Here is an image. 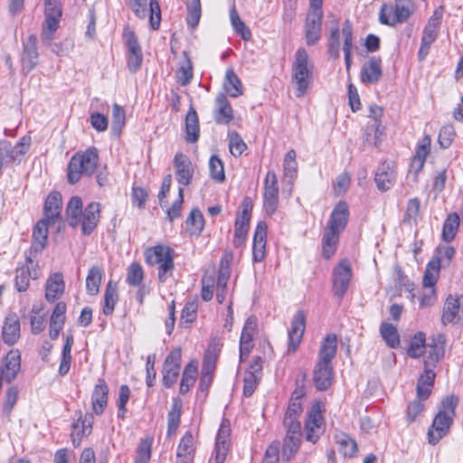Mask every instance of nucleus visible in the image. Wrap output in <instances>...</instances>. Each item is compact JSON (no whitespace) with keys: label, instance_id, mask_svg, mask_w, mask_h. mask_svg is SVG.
Segmentation results:
<instances>
[{"label":"nucleus","instance_id":"1","mask_svg":"<svg viewBox=\"0 0 463 463\" xmlns=\"http://www.w3.org/2000/svg\"><path fill=\"white\" fill-rule=\"evenodd\" d=\"M458 402V397L450 395L446 397L440 404L438 414L428 430V441L436 445L442 438L447 436L453 423L455 408Z\"/></svg>","mask_w":463,"mask_h":463},{"label":"nucleus","instance_id":"2","mask_svg":"<svg viewBox=\"0 0 463 463\" xmlns=\"http://www.w3.org/2000/svg\"><path fill=\"white\" fill-rule=\"evenodd\" d=\"M98 162L99 152L96 147L92 146L84 152L74 154L68 165V182L74 184L80 181L82 175H92L98 166Z\"/></svg>","mask_w":463,"mask_h":463},{"label":"nucleus","instance_id":"3","mask_svg":"<svg viewBox=\"0 0 463 463\" xmlns=\"http://www.w3.org/2000/svg\"><path fill=\"white\" fill-rule=\"evenodd\" d=\"M313 68L314 66L309 61L307 51L304 48L298 49L291 68L292 82L297 88L296 96L298 98L304 96L310 87L313 78Z\"/></svg>","mask_w":463,"mask_h":463},{"label":"nucleus","instance_id":"4","mask_svg":"<svg viewBox=\"0 0 463 463\" xmlns=\"http://www.w3.org/2000/svg\"><path fill=\"white\" fill-rule=\"evenodd\" d=\"M145 259L148 265H158V279L164 283L173 274L175 269V250L167 245L158 244L147 248L145 252Z\"/></svg>","mask_w":463,"mask_h":463},{"label":"nucleus","instance_id":"5","mask_svg":"<svg viewBox=\"0 0 463 463\" xmlns=\"http://www.w3.org/2000/svg\"><path fill=\"white\" fill-rule=\"evenodd\" d=\"M31 146L29 136L22 137L15 145L7 140H0V176L4 168L19 164Z\"/></svg>","mask_w":463,"mask_h":463},{"label":"nucleus","instance_id":"6","mask_svg":"<svg viewBox=\"0 0 463 463\" xmlns=\"http://www.w3.org/2000/svg\"><path fill=\"white\" fill-rule=\"evenodd\" d=\"M323 0H309V8L305 22V36L307 45H314L321 37Z\"/></svg>","mask_w":463,"mask_h":463},{"label":"nucleus","instance_id":"7","mask_svg":"<svg viewBox=\"0 0 463 463\" xmlns=\"http://www.w3.org/2000/svg\"><path fill=\"white\" fill-rule=\"evenodd\" d=\"M443 16V9L439 6L428 20L423 29L421 43L418 52L420 61H423L429 54L431 44L436 41Z\"/></svg>","mask_w":463,"mask_h":463},{"label":"nucleus","instance_id":"8","mask_svg":"<svg viewBox=\"0 0 463 463\" xmlns=\"http://www.w3.org/2000/svg\"><path fill=\"white\" fill-rule=\"evenodd\" d=\"M130 7L135 14L141 19L149 14V24L153 30L159 28L161 21V10L156 0H150L147 8V0H130Z\"/></svg>","mask_w":463,"mask_h":463},{"label":"nucleus","instance_id":"9","mask_svg":"<svg viewBox=\"0 0 463 463\" xmlns=\"http://www.w3.org/2000/svg\"><path fill=\"white\" fill-rule=\"evenodd\" d=\"M263 207L268 215H272L279 205V185L274 171H268L264 181Z\"/></svg>","mask_w":463,"mask_h":463},{"label":"nucleus","instance_id":"10","mask_svg":"<svg viewBox=\"0 0 463 463\" xmlns=\"http://www.w3.org/2000/svg\"><path fill=\"white\" fill-rule=\"evenodd\" d=\"M463 321V295H449L442 308L441 323L443 326Z\"/></svg>","mask_w":463,"mask_h":463},{"label":"nucleus","instance_id":"11","mask_svg":"<svg viewBox=\"0 0 463 463\" xmlns=\"http://www.w3.org/2000/svg\"><path fill=\"white\" fill-rule=\"evenodd\" d=\"M182 352L180 348L173 349L166 356L163 365V384L165 388L174 385L178 378Z\"/></svg>","mask_w":463,"mask_h":463},{"label":"nucleus","instance_id":"12","mask_svg":"<svg viewBox=\"0 0 463 463\" xmlns=\"http://www.w3.org/2000/svg\"><path fill=\"white\" fill-rule=\"evenodd\" d=\"M352 277V269L347 260L341 261L333 272V292L342 298L347 291Z\"/></svg>","mask_w":463,"mask_h":463},{"label":"nucleus","instance_id":"13","mask_svg":"<svg viewBox=\"0 0 463 463\" xmlns=\"http://www.w3.org/2000/svg\"><path fill=\"white\" fill-rule=\"evenodd\" d=\"M262 376V358L255 356L250 362L249 369L245 373L243 394L250 397L258 386Z\"/></svg>","mask_w":463,"mask_h":463},{"label":"nucleus","instance_id":"14","mask_svg":"<svg viewBox=\"0 0 463 463\" xmlns=\"http://www.w3.org/2000/svg\"><path fill=\"white\" fill-rule=\"evenodd\" d=\"M37 38L34 34L29 35L24 42L23 54L21 58L22 71L28 73L38 64Z\"/></svg>","mask_w":463,"mask_h":463},{"label":"nucleus","instance_id":"15","mask_svg":"<svg viewBox=\"0 0 463 463\" xmlns=\"http://www.w3.org/2000/svg\"><path fill=\"white\" fill-rule=\"evenodd\" d=\"M324 418L318 406L313 407L306 420V439L316 443L323 433Z\"/></svg>","mask_w":463,"mask_h":463},{"label":"nucleus","instance_id":"16","mask_svg":"<svg viewBox=\"0 0 463 463\" xmlns=\"http://www.w3.org/2000/svg\"><path fill=\"white\" fill-rule=\"evenodd\" d=\"M62 200L59 192L53 191L48 194L43 206V220L56 224L61 221Z\"/></svg>","mask_w":463,"mask_h":463},{"label":"nucleus","instance_id":"17","mask_svg":"<svg viewBox=\"0 0 463 463\" xmlns=\"http://www.w3.org/2000/svg\"><path fill=\"white\" fill-rule=\"evenodd\" d=\"M306 328V316L302 310H298L293 317L288 331V352H296Z\"/></svg>","mask_w":463,"mask_h":463},{"label":"nucleus","instance_id":"18","mask_svg":"<svg viewBox=\"0 0 463 463\" xmlns=\"http://www.w3.org/2000/svg\"><path fill=\"white\" fill-rule=\"evenodd\" d=\"M176 181L183 186L191 184L194 175V166L187 156L177 153L174 159Z\"/></svg>","mask_w":463,"mask_h":463},{"label":"nucleus","instance_id":"19","mask_svg":"<svg viewBox=\"0 0 463 463\" xmlns=\"http://www.w3.org/2000/svg\"><path fill=\"white\" fill-rule=\"evenodd\" d=\"M79 414V418L76 422L72 424L71 430V441L75 448L80 445V442L84 437L89 436L92 430V415L85 414L82 416L80 411L76 412Z\"/></svg>","mask_w":463,"mask_h":463},{"label":"nucleus","instance_id":"20","mask_svg":"<svg viewBox=\"0 0 463 463\" xmlns=\"http://www.w3.org/2000/svg\"><path fill=\"white\" fill-rule=\"evenodd\" d=\"M383 76L382 59L373 56L364 63L360 79L364 84H375L380 81Z\"/></svg>","mask_w":463,"mask_h":463},{"label":"nucleus","instance_id":"21","mask_svg":"<svg viewBox=\"0 0 463 463\" xmlns=\"http://www.w3.org/2000/svg\"><path fill=\"white\" fill-rule=\"evenodd\" d=\"M100 218V203L92 202L89 203L80 216L81 230L83 234L90 235L97 227Z\"/></svg>","mask_w":463,"mask_h":463},{"label":"nucleus","instance_id":"22","mask_svg":"<svg viewBox=\"0 0 463 463\" xmlns=\"http://www.w3.org/2000/svg\"><path fill=\"white\" fill-rule=\"evenodd\" d=\"M230 426L228 420H223L221 423L220 429L217 433L215 448H214V461L215 463H223L229 451V436Z\"/></svg>","mask_w":463,"mask_h":463},{"label":"nucleus","instance_id":"23","mask_svg":"<svg viewBox=\"0 0 463 463\" xmlns=\"http://www.w3.org/2000/svg\"><path fill=\"white\" fill-rule=\"evenodd\" d=\"M313 381L319 391L328 389L333 381V367L331 364L318 361L314 368Z\"/></svg>","mask_w":463,"mask_h":463},{"label":"nucleus","instance_id":"24","mask_svg":"<svg viewBox=\"0 0 463 463\" xmlns=\"http://www.w3.org/2000/svg\"><path fill=\"white\" fill-rule=\"evenodd\" d=\"M20 321L15 313L8 314L4 321L2 328V338L4 342L12 345L17 342L20 337Z\"/></svg>","mask_w":463,"mask_h":463},{"label":"nucleus","instance_id":"25","mask_svg":"<svg viewBox=\"0 0 463 463\" xmlns=\"http://www.w3.org/2000/svg\"><path fill=\"white\" fill-rule=\"evenodd\" d=\"M349 209L345 202L336 203L332 211L327 228L342 232L348 222Z\"/></svg>","mask_w":463,"mask_h":463},{"label":"nucleus","instance_id":"26","mask_svg":"<svg viewBox=\"0 0 463 463\" xmlns=\"http://www.w3.org/2000/svg\"><path fill=\"white\" fill-rule=\"evenodd\" d=\"M109 387L105 380L99 378L91 395L92 409L95 414L101 415L108 403Z\"/></svg>","mask_w":463,"mask_h":463},{"label":"nucleus","instance_id":"27","mask_svg":"<svg viewBox=\"0 0 463 463\" xmlns=\"http://www.w3.org/2000/svg\"><path fill=\"white\" fill-rule=\"evenodd\" d=\"M267 225L264 222L257 224L253 236L252 258L254 262H260L265 258Z\"/></svg>","mask_w":463,"mask_h":463},{"label":"nucleus","instance_id":"28","mask_svg":"<svg viewBox=\"0 0 463 463\" xmlns=\"http://www.w3.org/2000/svg\"><path fill=\"white\" fill-rule=\"evenodd\" d=\"M396 172L390 163H383L375 173V184L381 192L388 191L394 184Z\"/></svg>","mask_w":463,"mask_h":463},{"label":"nucleus","instance_id":"29","mask_svg":"<svg viewBox=\"0 0 463 463\" xmlns=\"http://www.w3.org/2000/svg\"><path fill=\"white\" fill-rule=\"evenodd\" d=\"M431 138L429 135H425L418 143L415 155L411 163V167L415 175H418L424 167L426 158L430 152Z\"/></svg>","mask_w":463,"mask_h":463},{"label":"nucleus","instance_id":"30","mask_svg":"<svg viewBox=\"0 0 463 463\" xmlns=\"http://www.w3.org/2000/svg\"><path fill=\"white\" fill-rule=\"evenodd\" d=\"M214 120L220 125H228L233 118L232 108L226 96L220 93L215 99Z\"/></svg>","mask_w":463,"mask_h":463},{"label":"nucleus","instance_id":"31","mask_svg":"<svg viewBox=\"0 0 463 463\" xmlns=\"http://www.w3.org/2000/svg\"><path fill=\"white\" fill-rule=\"evenodd\" d=\"M52 223L42 219L37 222L33 230V241L31 250L34 252H41L46 247L48 238V228Z\"/></svg>","mask_w":463,"mask_h":463},{"label":"nucleus","instance_id":"32","mask_svg":"<svg viewBox=\"0 0 463 463\" xmlns=\"http://www.w3.org/2000/svg\"><path fill=\"white\" fill-rule=\"evenodd\" d=\"M443 345L444 337L442 335H439L436 338L431 339V343L425 346L427 348V356L424 360V364L436 365L444 354Z\"/></svg>","mask_w":463,"mask_h":463},{"label":"nucleus","instance_id":"33","mask_svg":"<svg viewBox=\"0 0 463 463\" xmlns=\"http://www.w3.org/2000/svg\"><path fill=\"white\" fill-rule=\"evenodd\" d=\"M199 119L194 108H190L185 117V140L188 143H195L199 137Z\"/></svg>","mask_w":463,"mask_h":463},{"label":"nucleus","instance_id":"34","mask_svg":"<svg viewBox=\"0 0 463 463\" xmlns=\"http://www.w3.org/2000/svg\"><path fill=\"white\" fill-rule=\"evenodd\" d=\"M337 338L335 334L327 335L322 341L319 350V361L331 364L336 354Z\"/></svg>","mask_w":463,"mask_h":463},{"label":"nucleus","instance_id":"35","mask_svg":"<svg viewBox=\"0 0 463 463\" xmlns=\"http://www.w3.org/2000/svg\"><path fill=\"white\" fill-rule=\"evenodd\" d=\"M64 282L61 273H55L47 280L45 298L48 301H54L63 292Z\"/></svg>","mask_w":463,"mask_h":463},{"label":"nucleus","instance_id":"36","mask_svg":"<svg viewBox=\"0 0 463 463\" xmlns=\"http://www.w3.org/2000/svg\"><path fill=\"white\" fill-rule=\"evenodd\" d=\"M82 212V201L80 197L72 196L66 207L67 220L71 227H76L80 224Z\"/></svg>","mask_w":463,"mask_h":463},{"label":"nucleus","instance_id":"37","mask_svg":"<svg viewBox=\"0 0 463 463\" xmlns=\"http://www.w3.org/2000/svg\"><path fill=\"white\" fill-rule=\"evenodd\" d=\"M103 270L99 266H92L86 278V290L89 295L96 296L99 291Z\"/></svg>","mask_w":463,"mask_h":463},{"label":"nucleus","instance_id":"38","mask_svg":"<svg viewBox=\"0 0 463 463\" xmlns=\"http://www.w3.org/2000/svg\"><path fill=\"white\" fill-rule=\"evenodd\" d=\"M223 87L225 91L232 98H237L243 93L241 81L232 69L226 71Z\"/></svg>","mask_w":463,"mask_h":463},{"label":"nucleus","instance_id":"39","mask_svg":"<svg viewBox=\"0 0 463 463\" xmlns=\"http://www.w3.org/2000/svg\"><path fill=\"white\" fill-rule=\"evenodd\" d=\"M118 300V287L116 283H113L111 280L107 284L105 293H104V305H103V314L105 316H109L114 312L115 306Z\"/></svg>","mask_w":463,"mask_h":463},{"label":"nucleus","instance_id":"40","mask_svg":"<svg viewBox=\"0 0 463 463\" xmlns=\"http://www.w3.org/2000/svg\"><path fill=\"white\" fill-rule=\"evenodd\" d=\"M339 232L326 228L322 238L323 255L326 259H330L335 252L336 245L339 240Z\"/></svg>","mask_w":463,"mask_h":463},{"label":"nucleus","instance_id":"41","mask_svg":"<svg viewBox=\"0 0 463 463\" xmlns=\"http://www.w3.org/2000/svg\"><path fill=\"white\" fill-rule=\"evenodd\" d=\"M74 343V337L72 335H67L65 337V343L63 345L61 360L59 366V373L61 376L66 375L71 368V348Z\"/></svg>","mask_w":463,"mask_h":463},{"label":"nucleus","instance_id":"42","mask_svg":"<svg viewBox=\"0 0 463 463\" xmlns=\"http://www.w3.org/2000/svg\"><path fill=\"white\" fill-rule=\"evenodd\" d=\"M74 343V337L72 335H67L65 337V343L63 345L61 360L59 366V373L61 376L66 375L71 368V348Z\"/></svg>","mask_w":463,"mask_h":463},{"label":"nucleus","instance_id":"43","mask_svg":"<svg viewBox=\"0 0 463 463\" xmlns=\"http://www.w3.org/2000/svg\"><path fill=\"white\" fill-rule=\"evenodd\" d=\"M230 20L233 30L238 35H240L244 41L250 40L251 32L241 21L235 5H232L230 9Z\"/></svg>","mask_w":463,"mask_h":463},{"label":"nucleus","instance_id":"44","mask_svg":"<svg viewBox=\"0 0 463 463\" xmlns=\"http://www.w3.org/2000/svg\"><path fill=\"white\" fill-rule=\"evenodd\" d=\"M193 444V435L189 432H186L185 435L181 439L177 448V463H187L194 451Z\"/></svg>","mask_w":463,"mask_h":463},{"label":"nucleus","instance_id":"45","mask_svg":"<svg viewBox=\"0 0 463 463\" xmlns=\"http://www.w3.org/2000/svg\"><path fill=\"white\" fill-rule=\"evenodd\" d=\"M380 334L386 345L391 348H397L400 345V335L396 326L383 322L380 326Z\"/></svg>","mask_w":463,"mask_h":463},{"label":"nucleus","instance_id":"46","mask_svg":"<svg viewBox=\"0 0 463 463\" xmlns=\"http://www.w3.org/2000/svg\"><path fill=\"white\" fill-rule=\"evenodd\" d=\"M182 402L180 400H174L170 411L167 415V434H175L180 424Z\"/></svg>","mask_w":463,"mask_h":463},{"label":"nucleus","instance_id":"47","mask_svg":"<svg viewBox=\"0 0 463 463\" xmlns=\"http://www.w3.org/2000/svg\"><path fill=\"white\" fill-rule=\"evenodd\" d=\"M335 441L339 448V452L345 457L352 458L357 451V444L354 439L346 435L340 433L335 436Z\"/></svg>","mask_w":463,"mask_h":463},{"label":"nucleus","instance_id":"48","mask_svg":"<svg viewBox=\"0 0 463 463\" xmlns=\"http://www.w3.org/2000/svg\"><path fill=\"white\" fill-rule=\"evenodd\" d=\"M31 279H35V277L32 276L31 269L28 265L17 268L14 277V286L17 291H26L29 288Z\"/></svg>","mask_w":463,"mask_h":463},{"label":"nucleus","instance_id":"49","mask_svg":"<svg viewBox=\"0 0 463 463\" xmlns=\"http://www.w3.org/2000/svg\"><path fill=\"white\" fill-rule=\"evenodd\" d=\"M459 226V217L454 213H450L444 222L442 229V239L446 242H450L454 240L457 231Z\"/></svg>","mask_w":463,"mask_h":463},{"label":"nucleus","instance_id":"50","mask_svg":"<svg viewBox=\"0 0 463 463\" xmlns=\"http://www.w3.org/2000/svg\"><path fill=\"white\" fill-rule=\"evenodd\" d=\"M185 224L187 231L192 235L200 234L204 225V219L201 211L196 208L193 209L185 221Z\"/></svg>","mask_w":463,"mask_h":463},{"label":"nucleus","instance_id":"51","mask_svg":"<svg viewBox=\"0 0 463 463\" xmlns=\"http://www.w3.org/2000/svg\"><path fill=\"white\" fill-rule=\"evenodd\" d=\"M252 203L249 197L244 198L241 203V212L237 214L234 227L249 230L251 217Z\"/></svg>","mask_w":463,"mask_h":463},{"label":"nucleus","instance_id":"52","mask_svg":"<svg viewBox=\"0 0 463 463\" xmlns=\"http://www.w3.org/2000/svg\"><path fill=\"white\" fill-rule=\"evenodd\" d=\"M187 15L186 22L191 29H194L200 21L202 14V7L200 0H189L186 4Z\"/></svg>","mask_w":463,"mask_h":463},{"label":"nucleus","instance_id":"53","mask_svg":"<svg viewBox=\"0 0 463 463\" xmlns=\"http://www.w3.org/2000/svg\"><path fill=\"white\" fill-rule=\"evenodd\" d=\"M184 61L176 71V78L182 86H186L191 82L194 73L191 60L185 52H184Z\"/></svg>","mask_w":463,"mask_h":463},{"label":"nucleus","instance_id":"54","mask_svg":"<svg viewBox=\"0 0 463 463\" xmlns=\"http://www.w3.org/2000/svg\"><path fill=\"white\" fill-rule=\"evenodd\" d=\"M301 437L286 436L282 448V459L288 461L297 453Z\"/></svg>","mask_w":463,"mask_h":463},{"label":"nucleus","instance_id":"55","mask_svg":"<svg viewBox=\"0 0 463 463\" xmlns=\"http://www.w3.org/2000/svg\"><path fill=\"white\" fill-rule=\"evenodd\" d=\"M257 317L250 316L247 318L241 335V343L252 345L253 336L257 331Z\"/></svg>","mask_w":463,"mask_h":463},{"label":"nucleus","instance_id":"56","mask_svg":"<svg viewBox=\"0 0 463 463\" xmlns=\"http://www.w3.org/2000/svg\"><path fill=\"white\" fill-rule=\"evenodd\" d=\"M425 335L422 332L417 333L410 344L407 354L411 358L420 357L425 348Z\"/></svg>","mask_w":463,"mask_h":463},{"label":"nucleus","instance_id":"57","mask_svg":"<svg viewBox=\"0 0 463 463\" xmlns=\"http://www.w3.org/2000/svg\"><path fill=\"white\" fill-rule=\"evenodd\" d=\"M61 17L45 15V23L42 32V40L43 43H50L52 40L53 33L59 26Z\"/></svg>","mask_w":463,"mask_h":463},{"label":"nucleus","instance_id":"58","mask_svg":"<svg viewBox=\"0 0 463 463\" xmlns=\"http://www.w3.org/2000/svg\"><path fill=\"white\" fill-rule=\"evenodd\" d=\"M283 167L285 175L293 181L296 178L298 172V163L296 161L295 150L291 149L286 154L284 157Z\"/></svg>","mask_w":463,"mask_h":463},{"label":"nucleus","instance_id":"59","mask_svg":"<svg viewBox=\"0 0 463 463\" xmlns=\"http://www.w3.org/2000/svg\"><path fill=\"white\" fill-rule=\"evenodd\" d=\"M144 279V270L137 262H133L128 269L127 281L129 285L137 287L141 285Z\"/></svg>","mask_w":463,"mask_h":463},{"label":"nucleus","instance_id":"60","mask_svg":"<svg viewBox=\"0 0 463 463\" xmlns=\"http://www.w3.org/2000/svg\"><path fill=\"white\" fill-rule=\"evenodd\" d=\"M152 442L148 439H141L139 442L134 463H148L151 458Z\"/></svg>","mask_w":463,"mask_h":463},{"label":"nucleus","instance_id":"61","mask_svg":"<svg viewBox=\"0 0 463 463\" xmlns=\"http://www.w3.org/2000/svg\"><path fill=\"white\" fill-rule=\"evenodd\" d=\"M209 169L213 179L220 183L225 180L223 164L217 156H211L209 160Z\"/></svg>","mask_w":463,"mask_h":463},{"label":"nucleus","instance_id":"62","mask_svg":"<svg viewBox=\"0 0 463 463\" xmlns=\"http://www.w3.org/2000/svg\"><path fill=\"white\" fill-rule=\"evenodd\" d=\"M126 115L125 110L118 104L115 103L112 106V130L116 134L121 132L122 128L125 126Z\"/></svg>","mask_w":463,"mask_h":463},{"label":"nucleus","instance_id":"63","mask_svg":"<svg viewBox=\"0 0 463 463\" xmlns=\"http://www.w3.org/2000/svg\"><path fill=\"white\" fill-rule=\"evenodd\" d=\"M411 15L410 4L406 0H397L393 8L395 24L405 22Z\"/></svg>","mask_w":463,"mask_h":463},{"label":"nucleus","instance_id":"64","mask_svg":"<svg viewBox=\"0 0 463 463\" xmlns=\"http://www.w3.org/2000/svg\"><path fill=\"white\" fill-rule=\"evenodd\" d=\"M230 152L234 156H240L247 148L246 144L237 132H232L229 135Z\"/></svg>","mask_w":463,"mask_h":463}]
</instances>
